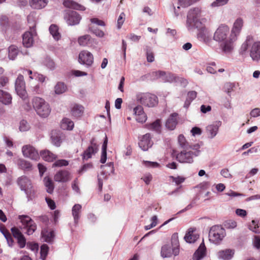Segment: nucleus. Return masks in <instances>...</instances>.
<instances>
[{
    "label": "nucleus",
    "mask_w": 260,
    "mask_h": 260,
    "mask_svg": "<svg viewBox=\"0 0 260 260\" xmlns=\"http://www.w3.org/2000/svg\"><path fill=\"white\" fill-rule=\"evenodd\" d=\"M203 11L199 7H194L189 10L187 16L186 25L189 29L193 27L203 32L207 31L205 23L207 19L203 17Z\"/></svg>",
    "instance_id": "f257e3e1"
},
{
    "label": "nucleus",
    "mask_w": 260,
    "mask_h": 260,
    "mask_svg": "<svg viewBox=\"0 0 260 260\" xmlns=\"http://www.w3.org/2000/svg\"><path fill=\"white\" fill-rule=\"evenodd\" d=\"M243 26V20L242 18H239L234 23L230 34L229 36V40L226 41L223 48V52L230 53L232 51L234 48V43L237 41V38L240 35Z\"/></svg>",
    "instance_id": "f03ea898"
},
{
    "label": "nucleus",
    "mask_w": 260,
    "mask_h": 260,
    "mask_svg": "<svg viewBox=\"0 0 260 260\" xmlns=\"http://www.w3.org/2000/svg\"><path fill=\"white\" fill-rule=\"evenodd\" d=\"M248 50L252 60L258 61L260 60V42H255L251 45L250 37H249L242 44L240 53L244 55Z\"/></svg>",
    "instance_id": "7ed1b4c3"
},
{
    "label": "nucleus",
    "mask_w": 260,
    "mask_h": 260,
    "mask_svg": "<svg viewBox=\"0 0 260 260\" xmlns=\"http://www.w3.org/2000/svg\"><path fill=\"white\" fill-rule=\"evenodd\" d=\"M171 244L173 248L168 244L164 245L161 247V255L163 257H170L173 254L176 256L179 253V243L178 233H174L171 238Z\"/></svg>",
    "instance_id": "20e7f679"
},
{
    "label": "nucleus",
    "mask_w": 260,
    "mask_h": 260,
    "mask_svg": "<svg viewBox=\"0 0 260 260\" xmlns=\"http://www.w3.org/2000/svg\"><path fill=\"white\" fill-rule=\"evenodd\" d=\"M200 146L198 144L193 145L192 148L184 149L176 155V159L182 163H191L193 156H198L200 153Z\"/></svg>",
    "instance_id": "39448f33"
},
{
    "label": "nucleus",
    "mask_w": 260,
    "mask_h": 260,
    "mask_svg": "<svg viewBox=\"0 0 260 260\" xmlns=\"http://www.w3.org/2000/svg\"><path fill=\"white\" fill-rule=\"evenodd\" d=\"M225 235L224 229L220 225L212 226L209 233V240L215 244L219 243Z\"/></svg>",
    "instance_id": "423d86ee"
},
{
    "label": "nucleus",
    "mask_w": 260,
    "mask_h": 260,
    "mask_svg": "<svg viewBox=\"0 0 260 260\" xmlns=\"http://www.w3.org/2000/svg\"><path fill=\"white\" fill-rule=\"evenodd\" d=\"M229 27L226 25L221 24L218 27L214 34L213 39L215 41L219 42H223V44L221 45L223 51V47L226 41L229 40L228 36L229 35Z\"/></svg>",
    "instance_id": "0eeeda50"
},
{
    "label": "nucleus",
    "mask_w": 260,
    "mask_h": 260,
    "mask_svg": "<svg viewBox=\"0 0 260 260\" xmlns=\"http://www.w3.org/2000/svg\"><path fill=\"white\" fill-rule=\"evenodd\" d=\"M137 100L141 104L148 107H153L157 104V98L149 93H141L137 96Z\"/></svg>",
    "instance_id": "6e6552de"
},
{
    "label": "nucleus",
    "mask_w": 260,
    "mask_h": 260,
    "mask_svg": "<svg viewBox=\"0 0 260 260\" xmlns=\"http://www.w3.org/2000/svg\"><path fill=\"white\" fill-rule=\"evenodd\" d=\"M18 218L24 227L26 228V233L28 235H32L36 231L37 225L29 216L25 215H19Z\"/></svg>",
    "instance_id": "1a4fd4ad"
},
{
    "label": "nucleus",
    "mask_w": 260,
    "mask_h": 260,
    "mask_svg": "<svg viewBox=\"0 0 260 260\" xmlns=\"http://www.w3.org/2000/svg\"><path fill=\"white\" fill-rule=\"evenodd\" d=\"M15 86L17 94L23 100L27 99L28 95L25 89V83L22 75H18L15 81Z\"/></svg>",
    "instance_id": "9d476101"
},
{
    "label": "nucleus",
    "mask_w": 260,
    "mask_h": 260,
    "mask_svg": "<svg viewBox=\"0 0 260 260\" xmlns=\"http://www.w3.org/2000/svg\"><path fill=\"white\" fill-rule=\"evenodd\" d=\"M90 144V145L84 151L82 155L83 160H87L91 158L92 155L95 154L98 150V145L96 144L94 138H92L91 139Z\"/></svg>",
    "instance_id": "9b49d317"
},
{
    "label": "nucleus",
    "mask_w": 260,
    "mask_h": 260,
    "mask_svg": "<svg viewBox=\"0 0 260 260\" xmlns=\"http://www.w3.org/2000/svg\"><path fill=\"white\" fill-rule=\"evenodd\" d=\"M22 152L24 157L33 160H37L40 158L37 150L30 145L23 146L22 148Z\"/></svg>",
    "instance_id": "f8f14e48"
},
{
    "label": "nucleus",
    "mask_w": 260,
    "mask_h": 260,
    "mask_svg": "<svg viewBox=\"0 0 260 260\" xmlns=\"http://www.w3.org/2000/svg\"><path fill=\"white\" fill-rule=\"evenodd\" d=\"M79 61L81 64L90 66L93 62V55L87 50H83L79 54Z\"/></svg>",
    "instance_id": "ddd939ff"
},
{
    "label": "nucleus",
    "mask_w": 260,
    "mask_h": 260,
    "mask_svg": "<svg viewBox=\"0 0 260 260\" xmlns=\"http://www.w3.org/2000/svg\"><path fill=\"white\" fill-rule=\"evenodd\" d=\"M67 23L70 25H75L79 23L81 17L75 11H69L64 16Z\"/></svg>",
    "instance_id": "4468645a"
},
{
    "label": "nucleus",
    "mask_w": 260,
    "mask_h": 260,
    "mask_svg": "<svg viewBox=\"0 0 260 260\" xmlns=\"http://www.w3.org/2000/svg\"><path fill=\"white\" fill-rule=\"evenodd\" d=\"M153 145V142L151 140V135L147 133L143 135L139 142V147L144 151L147 150Z\"/></svg>",
    "instance_id": "2eb2a0df"
},
{
    "label": "nucleus",
    "mask_w": 260,
    "mask_h": 260,
    "mask_svg": "<svg viewBox=\"0 0 260 260\" xmlns=\"http://www.w3.org/2000/svg\"><path fill=\"white\" fill-rule=\"evenodd\" d=\"M199 238V234L197 232V228L191 227L188 229L184 239L187 243H191L195 242Z\"/></svg>",
    "instance_id": "dca6fc26"
},
{
    "label": "nucleus",
    "mask_w": 260,
    "mask_h": 260,
    "mask_svg": "<svg viewBox=\"0 0 260 260\" xmlns=\"http://www.w3.org/2000/svg\"><path fill=\"white\" fill-rule=\"evenodd\" d=\"M136 120L138 122L143 123L147 120V116L145 113L143 108L141 106H137L134 108Z\"/></svg>",
    "instance_id": "f3484780"
},
{
    "label": "nucleus",
    "mask_w": 260,
    "mask_h": 260,
    "mask_svg": "<svg viewBox=\"0 0 260 260\" xmlns=\"http://www.w3.org/2000/svg\"><path fill=\"white\" fill-rule=\"evenodd\" d=\"M17 183L21 190H24L26 192L31 188V181L25 176L19 177L17 180Z\"/></svg>",
    "instance_id": "a211bd4d"
},
{
    "label": "nucleus",
    "mask_w": 260,
    "mask_h": 260,
    "mask_svg": "<svg viewBox=\"0 0 260 260\" xmlns=\"http://www.w3.org/2000/svg\"><path fill=\"white\" fill-rule=\"evenodd\" d=\"M54 179L56 182H67L70 179V173L67 170L59 171L54 175Z\"/></svg>",
    "instance_id": "6ab92c4d"
},
{
    "label": "nucleus",
    "mask_w": 260,
    "mask_h": 260,
    "mask_svg": "<svg viewBox=\"0 0 260 260\" xmlns=\"http://www.w3.org/2000/svg\"><path fill=\"white\" fill-rule=\"evenodd\" d=\"M206 248L204 241H203L198 249L194 252L192 259L193 260H200L206 255Z\"/></svg>",
    "instance_id": "aec40b11"
},
{
    "label": "nucleus",
    "mask_w": 260,
    "mask_h": 260,
    "mask_svg": "<svg viewBox=\"0 0 260 260\" xmlns=\"http://www.w3.org/2000/svg\"><path fill=\"white\" fill-rule=\"evenodd\" d=\"M177 116L178 114L176 113L170 115L166 122V126L167 128L173 130L175 128L178 123Z\"/></svg>",
    "instance_id": "412c9836"
},
{
    "label": "nucleus",
    "mask_w": 260,
    "mask_h": 260,
    "mask_svg": "<svg viewBox=\"0 0 260 260\" xmlns=\"http://www.w3.org/2000/svg\"><path fill=\"white\" fill-rule=\"evenodd\" d=\"M63 5L65 7L70 9L81 11L85 10V8L83 6L72 0H64L63 2Z\"/></svg>",
    "instance_id": "4be33fe9"
},
{
    "label": "nucleus",
    "mask_w": 260,
    "mask_h": 260,
    "mask_svg": "<svg viewBox=\"0 0 260 260\" xmlns=\"http://www.w3.org/2000/svg\"><path fill=\"white\" fill-rule=\"evenodd\" d=\"M234 254V250L227 249L218 251L217 253V256L220 259L223 260H230L233 257Z\"/></svg>",
    "instance_id": "5701e85b"
},
{
    "label": "nucleus",
    "mask_w": 260,
    "mask_h": 260,
    "mask_svg": "<svg viewBox=\"0 0 260 260\" xmlns=\"http://www.w3.org/2000/svg\"><path fill=\"white\" fill-rule=\"evenodd\" d=\"M40 156L45 161L51 162L57 158L56 154L53 153L48 150H43L40 151Z\"/></svg>",
    "instance_id": "b1692460"
},
{
    "label": "nucleus",
    "mask_w": 260,
    "mask_h": 260,
    "mask_svg": "<svg viewBox=\"0 0 260 260\" xmlns=\"http://www.w3.org/2000/svg\"><path fill=\"white\" fill-rule=\"evenodd\" d=\"M22 43L27 48L30 47L34 43L32 34L30 31L25 32L23 35Z\"/></svg>",
    "instance_id": "393cba45"
},
{
    "label": "nucleus",
    "mask_w": 260,
    "mask_h": 260,
    "mask_svg": "<svg viewBox=\"0 0 260 260\" xmlns=\"http://www.w3.org/2000/svg\"><path fill=\"white\" fill-rule=\"evenodd\" d=\"M12 98L11 95L7 91L0 89V102L8 105L11 103Z\"/></svg>",
    "instance_id": "a878e982"
},
{
    "label": "nucleus",
    "mask_w": 260,
    "mask_h": 260,
    "mask_svg": "<svg viewBox=\"0 0 260 260\" xmlns=\"http://www.w3.org/2000/svg\"><path fill=\"white\" fill-rule=\"evenodd\" d=\"M51 108L48 103L46 102L43 105V106L38 109L36 112L42 117H46L50 113Z\"/></svg>",
    "instance_id": "bb28decb"
},
{
    "label": "nucleus",
    "mask_w": 260,
    "mask_h": 260,
    "mask_svg": "<svg viewBox=\"0 0 260 260\" xmlns=\"http://www.w3.org/2000/svg\"><path fill=\"white\" fill-rule=\"evenodd\" d=\"M17 164L19 169L24 171H30L32 170L31 164L24 159H18L17 161Z\"/></svg>",
    "instance_id": "cd10ccee"
},
{
    "label": "nucleus",
    "mask_w": 260,
    "mask_h": 260,
    "mask_svg": "<svg viewBox=\"0 0 260 260\" xmlns=\"http://www.w3.org/2000/svg\"><path fill=\"white\" fill-rule=\"evenodd\" d=\"M92 42V38L89 35H84L78 38V43L81 46H89Z\"/></svg>",
    "instance_id": "c85d7f7f"
},
{
    "label": "nucleus",
    "mask_w": 260,
    "mask_h": 260,
    "mask_svg": "<svg viewBox=\"0 0 260 260\" xmlns=\"http://www.w3.org/2000/svg\"><path fill=\"white\" fill-rule=\"evenodd\" d=\"M84 107L77 104H75L73 105L71 112L72 115L76 117H80L83 113Z\"/></svg>",
    "instance_id": "c756f323"
},
{
    "label": "nucleus",
    "mask_w": 260,
    "mask_h": 260,
    "mask_svg": "<svg viewBox=\"0 0 260 260\" xmlns=\"http://www.w3.org/2000/svg\"><path fill=\"white\" fill-rule=\"evenodd\" d=\"M47 4V0H31L29 2L31 7L35 9H42L44 8Z\"/></svg>",
    "instance_id": "7c9ffc66"
},
{
    "label": "nucleus",
    "mask_w": 260,
    "mask_h": 260,
    "mask_svg": "<svg viewBox=\"0 0 260 260\" xmlns=\"http://www.w3.org/2000/svg\"><path fill=\"white\" fill-rule=\"evenodd\" d=\"M146 127L157 133H160L161 131V122L160 119H156L155 121L146 124Z\"/></svg>",
    "instance_id": "2f4dec72"
},
{
    "label": "nucleus",
    "mask_w": 260,
    "mask_h": 260,
    "mask_svg": "<svg viewBox=\"0 0 260 260\" xmlns=\"http://www.w3.org/2000/svg\"><path fill=\"white\" fill-rule=\"evenodd\" d=\"M81 205L78 204H75L72 208V215L74 217V221L76 224L78 223V220L80 218V214L81 212Z\"/></svg>",
    "instance_id": "473e14b6"
},
{
    "label": "nucleus",
    "mask_w": 260,
    "mask_h": 260,
    "mask_svg": "<svg viewBox=\"0 0 260 260\" xmlns=\"http://www.w3.org/2000/svg\"><path fill=\"white\" fill-rule=\"evenodd\" d=\"M178 142L179 146L183 149V150L189 149L193 147V145H191L189 144L183 135L181 134L179 135L178 137Z\"/></svg>",
    "instance_id": "72a5a7b5"
},
{
    "label": "nucleus",
    "mask_w": 260,
    "mask_h": 260,
    "mask_svg": "<svg viewBox=\"0 0 260 260\" xmlns=\"http://www.w3.org/2000/svg\"><path fill=\"white\" fill-rule=\"evenodd\" d=\"M41 234L42 238L46 242H51L54 237V232L52 230H44L42 231Z\"/></svg>",
    "instance_id": "f704fd0d"
},
{
    "label": "nucleus",
    "mask_w": 260,
    "mask_h": 260,
    "mask_svg": "<svg viewBox=\"0 0 260 260\" xmlns=\"http://www.w3.org/2000/svg\"><path fill=\"white\" fill-rule=\"evenodd\" d=\"M206 133L210 138H214L218 131V126L215 124L209 125L206 127Z\"/></svg>",
    "instance_id": "c9c22d12"
},
{
    "label": "nucleus",
    "mask_w": 260,
    "mask_h": 260,
    "mask_svg": "<svg viewBox=\"0 0 260 260\" xmlns=\"http://www.w3.org/2000/svg\"><path fill=\"white\" fill-rule=\"evenodd\" d=\"M74 126V122L67 118H63L61 122L60 126L62 129L66 130L73 129Z\"/></svg>",
    "instance_id": "e433bc0d"
},
{
    "label": "nucleus",
    "mask_w": 260,
    "mask_h": 260,
    "mask_svg": "<svg viewBox=\"0 0 260 260\" xmlns=\"http://www.w3.org/2000/svg\"><path fill=\"white\" fill-rule=\"evenodd\" d=\"M44 182L46 187L47 192L52 193L53 191L54 186L52 179L49 177H45L44 179Z\"/></svg>",
    "instance_id": "4c0bfd02"
},
{
    "label": "nucleus",
    "mask_w": 260,
    "mask_h": 260,
    "mask_svg": "<svg viewBox=\"0 0 260 260\" xmlns=\"http://www.w3.org/2000/svg\"><path fill=\"white\" fill-rule=\"evenodd\" d=\"M19 52L18 49L15 45H11L8 48V57L10 59L14 60Z\"/></svg>",
    "instance_id": "58836bf2"
},
{
    "label": "nucleus",
    "mask_w": 260,
    "mask_h": 260,
    "mask_svg": "<svg viewBox=\"0 0 260 260\" xmlns=\"http://www.w3.org/2000/svg\"><path fill=\"white\" fill-rule=\"evenodd\" d=\"M46 102V101L42 98L39 97H35L32 99V105L34 108L37 111L38 109H40L43 105Z\"/></svg>",
    "instance_id": "ea45409f"
},
{
    "label": "nucleus",
    "mask_w": 260,
    "mask_h": 260,
    "mask_svg": "<svg viewBox=\"0 0 260 260\" xmlns=\"http://www.w3.org/2000/svg\"><path fill=\"white\" fill-rule=\"evenodd\" d=\"M49 31L55 40L58 41L60 39L61 35L58 32V27L56 25L51 24L49 27Z\"/></svg>",
    "instance_id": "a19ab883"
},
{
    "label": "nucleus",
    "mask_w": 260,
    "mask_h": 260,
    "mask_svg": "<svg viewBox=\"0 0 260 260\" xmlns=\"http://www.w3.org/2000/svg\"><path fill=\"white\" fill-rule=\"evenodd\" d=\"M197 92L195 91H190L187 93L186 101L184 103V107L187 108L190 103L196 98Z\"/></svg>",
    "instance_id": "79ce46f5"
},
{
    "label": "nucleus",
    "mask_w": 260,
    "mask_h": 260,
    "mask_svg": "<svg viewBox=\"0 0 260 260\" xmlns=\"http://www.w3.org/2000/svg\"><path fill=\"white\" fill-rule=\"evenodd\" d=\"M108 139L106 137L104 142L102 146V152L100 162L102 164H104L107 159V147Z\"/></svg>",
    "instance_id": "37998d69"
},
{
    "label": "nucleus",
    "mask_w": 260,
    "mask_h": 260,
    "mask_svg": "<svg viewBox=\"0 0 260 260\" xmlns=\"http://www.w3.org/2000/svg\"><path fill=\"white\" fill-rule=\"evenodd\" d=\"M67 90V86L62 82H58L54 87L55 93L59 94L64 92Z\"/></svg>",
    "instance_id": "c03bdc74"
},
{
    "label": "nucleus",
    "mask_w": 260,
    "mask_h": 260,
    "mask_svg": "<svg viewBox=\"0 0 260 260\" xmlns=\"http://www.w3.org/2000/svg\"><path fill=\"white\" fill-rule=\"evenodd\" d=\"M89 31L95 35L96 37L99 38H102L104 36L105 34L102 30L94 27L93 26L89 25L88 26Z\"/></svg>",
    "instance_id": "a18cd8bd"
},
{
    "label": "nucleus",
    "mask_w": 260,
    "mask_h": 260,
    "mask_svg": "<svg viewBox=\"0 0 260 260\" xmlns=\"http://www.w3.org/2000/svg\"><path fill=\"white\" fill-rule=\"evenodd\" d=\"M147 60L149 62H152L154 60V55L151 48L146 46L145 48Z\"/></svg>",
    "instance_id": "49530a36"
},
{
    "label": "nucleus",
    "mask_w": 260,
    "mask_h": 260,
    "mask_svg": "<svg viewBox=\"0 0 260 260\" xmlns=\"http://www.w3.org/2000/svg\"><path fill=\"white\" fill-rule=\"evenodd\" d=\"M49 250V247L46 244H43L41 246V257L43 260H45L47 254Z\"/></svg>",
    "instance_id": "de8ad7c7"
},
{
    "label": "nucleus",
    "mask_w": 260,
    "mask_h": 260,
    "mask_svg": "<svg viewBox=\"0 0 260 260\" xmlns=\"http://www.w3.org/2000/svg\"><path fill=\"white\" fill-rule=\"evenodd\" d=\"M259 226L260 227V222L258 224L256 221L253 220L251 222V224L249 225V228L253 232L255 233H259L260 231L258 229Z\"/></svg>",
    "instance_id": "09e8293b"
},
{
    "label": "nucleus",
    "mask_w": 260,
    "mask_h": 260,
    "mask_svg": "<svg viewBox=\"0 0 260 260\" xmlns=\"http://www.w3.org/2000/svg\"><path fill=\"white\" fill-rule=\"evenodd\" d=\"M69 165L68 161L65 159H58L55 161L53 164V167H61L63 166H67Z\"/></svg>",
    "instance_id": "8fccbe9b"
},
{
    "label": "nucleus",
    "mask_w": 260,
    "mask_h": 260,
    "mask_svg": "<svg viewBox=\"0 0 260 260\" xmlns=\"http://www.w3.org/2000/svg\"><path fill=\"white\" fill-rule=\"evenodd\" d=\"M52 143L56 146H59L61 143V136L58 135H52L51 136Z\"/></svg>",
    "instance_id": "3c124183"
},
{
    "label": "nucleus",
    "mask_w": 260,
    "mask_h": 260,
    "mask_svg": "<svg viewBox=\"0 0 260 260\" xmlns=\"http://www.w3.org/2000/svg\"><path fill=\"white\" fill-rule=\"evenodd\" d=\"M3 234L5 236V238L6 239L9 245L10 246H12L13 244L14 240H13L12 235L10 234V233L9 232V231H8Z\"/></svg>",
    "instance_id": "603ef678"
},
{
    "label": "nucleus",
    "mask_w": 260,
    "mask_h": 260,
    "mask_svg": "<svg viewBox=\"0 0 260 260\" xmlns=\"http://www.w3.org/2000/svg\"><path fill=\"white\" fill-rule=\"evenodd\" d=\"M11 231L13 236L16 239L23 235L20 231L16 227L11 228Z\"/></svg>",
    "instance_id": "864d4df0"
},
{
    "label": "nucleus",
    "mask_w": 260,
    "mask_h": 260,
    "mask_svg": "<svg viewBox=\"0 0 260 260\" xmlns=\"http://www.w3.org/2000/svg\"><path fill=\"white\" fill-rule=\"evenodd\" d=\"M125 19V14L124 13H121L117 20V27L118 29H120Z\"/></svg>",
    "instance_id": "5fc2aeb1"
},
{
    "label": "nucleus",
    "mask_w": 260,
    "mask_h": 260,
    "mask_svg": "<svg viewBox=\"0 0 260 260\" xmlns=\"http://www.w3.org/2000/svg\"><path fill=\"white\" fill-rule=\"evenodd\" d=\"M143 164L147 167L158 168L160 167V165L157 162L144 161Z\"/></svg>",
    "instance_id": "6e6d98bb"
},
{
    "label": "nucleus",
    "mask_w": 260,
    "mask_h": 260,
    "mask_svg": "<svg viewBox=\"0 0 260 260\" xmlns=\"http://www.w3.org/2000/svg\"><path fill=\"white\" fill-rule=\"evenodd\" d=\"M29 126L25 120H22L20 122L19 129L21 132H25L28 129Z\"/></svg>",
    "instance_id": "4d7b16f0"
},
{
    "label": "nucleus",
    "mask_w": 260,
    "mask_h": 260,
    "mask_svg": "<svg viewBox=\"0 0 260 260\" xmlns=\"http://www.w3.org/2000/svg\"><path fill=\"white\" fill-rule=\"evenodd\" d=\"M17 240L20 248H22L25 247L26 245V239L23 235L17 239Z\"/></svg>",
    "instance_id": "13d9d810"
},
{
    "label": "nucleus",
    "mask_w": 260,
    "mask_h": 260,
    "mask_svg": "<svg viewBox=\"0 0 260 260\" xmlns=\"http://www.w3.org/2000/svg\"><path fill=\"white\" fill-rule=\"evenodd\" d=\"M228 1L229 0H216L212 3L211 6L212 7L221 6L225 5Z\"/></svg>",
    "instance_id": "bf43d9fd"
},
{
    "label": "nucleus",
    "mask_w": 260,
    "mask_h": 260,
    "mask_svg": "<svg viewBox=\"0 0 260 260\" xmlns=\"http://www.w3.org/2000/svg\"><path fill=\"white\" fill-rule=\"evenodd\" d=\"M27 247L31 249L32 251H36L38 250L39 245L37 243L33 242H28L27 243Z\"/></svg>",
    "instance_id": "052dcab7"
},
{
    "label": "nucleus",
    "mask_w": 260,
    "mask_h": 260,
    "mask_svg": "<svg viewBox=\"0 0 260 260\" xmlns=\"http://www.w3.org/2000/svg\"><path fill=\"white\" fill-rule=\"evenodd\" d=\"M224 225L226 228L234 229L237 226V222L233 220H228Z\"/></svg>",
    "instance_id": "680f3d73"
},
{
    "label": "nucleus",
    "mask_w": 260,
    "mask_h": 260,
    "mask_svg": "<svg viewBox=\"0 0 260 260\" xmlns=\"http://www.w3.org/2000/svg\"><path fill=\"white\" fill-rule=\"evenodd\" d=\"M46 201L51 210H54L56 208L55 203L51 199L46 198Z\"/></svg>",
    "instance_id": "e2e57ef3"
},
{
    "label": "nucleus",
    "mask_w": 260,
    "mask_h": 260,
    "mask_svg": "<svg viewBox=\"0 0 260 260\" xmlns=\"http://www.w3.org/2000/svg\"><path fill=\"white\" fill-rule=\"evenodd\" d=\"M152 175L149 173L145 174L143 177L141 178V179L143 180L146 184H149L152 180Z\"/></svg>",
    "instance_id": "0e129e2a"
},
{
    "label": "nucleus",
    "mask_w": 260,
    "mask_h": 260,
    "mask_svg": "<svg viewBox=\"0 0 260 260\" xmlns=\"http://www.w3.org/2000/svg\"><path fill=\"white\" fill-rule=\"evenodd\" d=\"M90 21L91 23L96 24L98 25H100V26H105V23L103 20H100L97 18H93L90 19Z\"/></svg>",
    "instance_id": "69168bd1"
},
{
    "label": "nucleus",
    "mask_w": 260,
    "mask_h": 260,
    "mask_svg": "<svg viewBox=\"0 0 260 260\" xmlns=\"http://www.w3.org/2000/svg\"><path fill=\"white\" fill-rule=\"evenodd\" d=\"M179 4L183 7H188L192 4L191 0H179Z\"/></svg>",
    "instance_id": "338daca9"
},
{
    "label": "nucleus",
    "mask_w": 260,
    "mask_h": 260,
    "mask_svg": "<svg viewBox=\"0 0 260 260\" xmlns=\"http://www.w3.org/2000/svg\"><path fill=\"white\" fill-rule=\"evenodd\" d=\"M250 115L253 117H256L260 116V109L255 108L250 112Z\"/></svg>",
    "instance_id": "774afa93"
}]
</instances>
